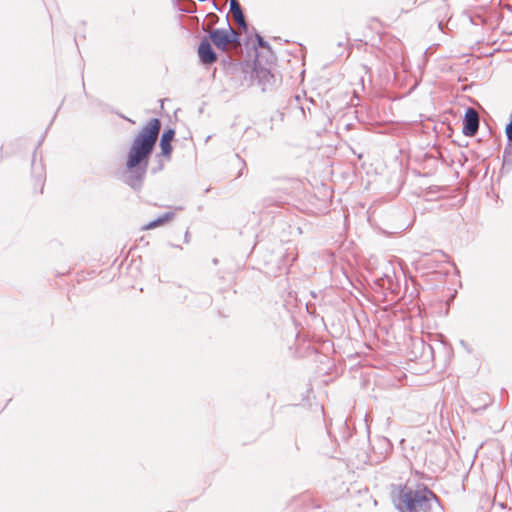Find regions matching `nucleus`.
I'll use <instances>...</instances> for the list:
<instances>
[{"instance_id": "nucleus-10", "label": "nucleus", "mask_w": 512, "mask_h": 512, "mask_svg": "<svg viewBox=\"0 0 512 512\" xmlns=\"http://www.w3.org/2000/svg\"><path fill=\"white\" fill-rule=\"evenodd\" d=\"M256 77L260 80V82L266 85L271 84V79L273 78V75L270 73L269 70L261 68L259 70H256Z\"/></svg>"}, {"instance_id": "nucleus-6", "label": "nucleus", "mask_w": 512, "mask_h": 512, "mask_svg": "<svg viewBox=\"0 0 512 512\" xmlns=\"http://www.w3.org/2000/svg\"><path fill=\"white\" fill-rule=\"evenodd\" d=\"M174 134H175V132L172 129H168L162 134L161 140H160V147H161L162 155L167 156V157L170 156V154L172 152L171 141L174 137Z\"/></svg>"}, {"instance_id": "nucleus-7", "label": "nucleus", "mask_w": 512, "mask_h": 512, "mask_svg": "<svg viewBox=\"0 0 512 512\" xmlns=\"http://www.w3.org/2000/svg\"><path fill=\"white\" fill-rule=\"evenodd\" d=\"M230 11L233 14V17H234L235 21L238 23V25L241 28L246 29L247 24H246L244 15L242 13L240 4L237 0H230Z\"/></svg>"}, {"instance_id": "nucleus-13", "label": "nucleus", "mask_w": 512, "mask_h": 512, "mask_svg": "<svg viewBox=\"0 0 512 512\" xmlns=\"http://www.w3.org/2000/svg\"><path fill=\"white\" fill-rule=\"evenodd\" d=\"M209 17H211L213 19H217L218 18L215 14H210Z\"/></svg>"}, {"instance_id": "nucleus-8", "label": "nucleus", "mask_w": 512, "mask_h": 512, "mask_svg": "<svg viewBox=\"0 0 512 512\" xmlns=\"http://www.w3.org/2000/svg\"><path fill=\"white\" fill-rule=\"evenodd\" d=\"M173 218H174V213L166 212L163 215L159 216L157 219H155V220L149 222L148 224H146L144 229H146V230L154 229V228H156V227H158L160 225H163L166 222L172 220Z\"/></svg>"}, {"instance_id": "nucleus-1", "label": "nucleus", "mask_w": 512, "mask_h": 512, "mask_svg": "<svg viewBox=\"0 0 512 512\" xmlns=\"http://www.w3.org/2000/svg\"><path fill=\"white\" fill-rule=\"evenodd\" d=\"M160 129V120L153 118L138 132L131 143L126 160L128 173L125 182L135 190L142 185L148 158L155 146Z\"/></svg>"}, {"instance_id": "nucleus-11", "label": "nucleus", "mask_w": 512, "mask_h": 512, "mask_svg": "<svg viewBox=\"0 0 512 512\" xmlns=\"http://www.w3.org/2000/svg\"><path fill=\"white\" fill-rule=\"evenodd\" d=\"M257 43L262 48H268L269 44L260 35H256Z\"/></svg>"}, {"instance_id": "nucleus-3", "label": "nucleus", "mask_w": 512, "mask_h": 512, "mask_svg": "<svg viewBox=\"0 0 512 512\" xmlns=\"http://www.w3.org/2000/svg\"><path fill=\"white\" fill-rule=\"evenodd\" d=\"M209 38L217 49L226 51L230 43L238 41V34L227 21V27L209 31Z\"/></svg>"}, {"instance_id": "nucleus-4", "label": "nucleus", "mask_w": 512, "mask_h": 512, "mask_svg": "<svg viewBox=\"0 0 512 512\" xmlns=\"http://www.w3.org/2000/svg\"><path fill=\"white\" fill-rule=\"evenodd\" d=\"M479 128V115L473 108H468L463 119L462 132L465 136H474Z\"/></svg>"}, {"instance_id": "nucleus-2", "label": "nucleus", "mask_w": 512, "mask_h": 512, "mask_svg": "<svg viewBox=\"0 0 512 512\" xmlns=\"http://www.w3.org/2000/svg\"><path fill=\"white\" fill-rule=\"evenodd\" d=\"M431 501H438L437 496L425 486L417 489L405 485L400 487L394 496V503L401 511L425 512L430 508Z\"/></svg>"}, {"instance_id": "nucleus-5", "label": "nucleus", "mask_w": 512, "mask_h": 512, "mask_svg": "<svg viewBox=\"0 0 512 512\" xmlns=\"http://www.w3.org/2000/svg\"><path fill=\"white\" fill-rule=\"evenodd\" d=\"M198 55L200 61L203 64H212L217 60V55L213 51L211 44L207 39H204L200 42V45L198 47Z\"/></svg>"}, {"instance_id": "nucleus-9", "label": "nucleus", "mask_w": 512, "mask_h": 512, "mask_svg": "<svg viewBox=\"0 0 512 512\" xmlns=\"http://www.w3.org/2000/svg\"><path fill=\"white\" fill-rule=\"evenodd\" d=\"M505 133H506V136H507V139H508V142L509 143H512V118L510 119V121L506 124V128H505ZM509 146L510 144H508L507 148L505 149L504 151V163L505 165L508 163L509 161V156H510V152H509Z\"/></svg>"}, {"instance_id": "nucleus-12", "label": "nucleus", "mask_w": 512, "mask_h": 512, "mask_svg": "<svg viewBox=\"0 0 512 512\" xmlns=\"http://www.w3.org/2000/svg\"><path fill=\"white\" fill-rule=\"evenodd\" d=\"M418 344H419L423 349H425V348H426L425 343H424L422 340H420V341L418 342ZM427 349H429V350H430V349H431V348H430V346H428V347H427Z\"/></svg>"}]
</instances>
